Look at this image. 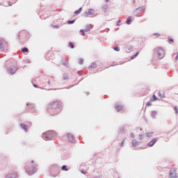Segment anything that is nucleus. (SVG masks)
<instances>
[{"mask_svg":"<svg viewBox=\"0 0 178 178\" xmlns=\"http://www.w3.org/2000/svg\"><path fill=\"white\" fill-rule=\"evenodd\" d=\"M151 99H154L153 97Z\"/></svg>","mask_w":178,"mask_h":178,"instance_id":"c03bdc74","label":"nucleus"},{"mask_svg":"<svg viewBox=\"0 0 178 178\" xmlns=\"http://www.w3.org/2000/svg\"><path fill=\"white\" fill-rule=\"evenodd\" d=\"M81 33H82V35H86V33H84V30H83V29H81Z\"/></svg>","mask_w":178,"mask_h":178,"instance_id":"cd10ccee","label":"nucleus"},{"mask_svg":"<svg viewBox=\"0 0 178 178\" xmlns=\"http://www.w3.org/2000/svg\"><path fill=\"white\" fill-rule=\"evenodd\" d=\"M61 170H63L64 172H67L69 170V169H67V165H63L62 168H61Z\"/></svg>","mask_w":178,"mask_h":178,"instance_id":"f8f14e48","label":"nucleus"},{"mask_svg":"<svg viewBox=\"0 0 178 178\" xmlns=\"http://www.w3.org/2000/svg\"><path fill=\"white\" fill-rule=\"evenodd\" d=\"M174 111L176 112V113H178V108L177 106L174 107Z\"/></svg>","mask_w":178,"mask_h":178,"instance_id":"a878e982","label":"nucleus"},{"mask_svg":"<svg viewBox=\"0 0 178 178\" xmlns=\"http://www.w3.org/2000/svg\"><path fill=\"white\" fill-rule=\"evenodd\" d=\"M84 16L86 17H87V16H88V15H90L88 13H84Z\"/></svg>","mask_w":178,"mask_h":178,"instance_id":"7c9ffc66","label":"nucleus"},{"mask_svg":"<svg viewBox=\"0 0 178 178\" xmlns=\"http://www.w3.org/2000/svg\"><path fill=\"white\" fill-rule=\"evenodd\" d=\"M90 26H86L85 28V31H90Z\"/></svg>","mask_w":178,"mask_h":178,"instance_id":"5701e85b","label":"nucleus"},{"mask_svg":"<svg viewBox=\"0 0 178 178\" xmlns=\"http://www.w3.org/2000/svg\"><path fill=\"white\" fill-rule=\"evenodd\" d=\"M81 173H83V175H86L87 172H84V171H81Z\"/></svg>","mask_w":178,"mask_h":178,"instance_id":"58836bf2","label":"nucleus"},{"mask_svg":"<svg viewBox=\"0 0 178 178\" xmlns=\"http://www.w3.org/2000/svg\"><path fill=\"white\" fill-rule=\"evenodd\" d=\"M69 46L70 47V48H72L73 49V48H74V45H73V43L70 42Z\"/></svg>","mask_w":178,"mask_h":178,"instance_id":"b1692460","label":"nucleus"},{"mask_svg":"<svg viewBox=\"0 0 178 178\" xmlns=\"http://www.w3.org/2000/svg\"><path fill=\"white\" fill-rule=\"evenodd\" d=\"M132 145H133V147H137V145H138V142L136 141V140H134L132 141Z\"/></svg>","mask_w":178,"mask_h":178,"instance_id":"2eb2a0df","label":"nucleus"},{"mask_svg":"<svg viewBox=\"0 0 178 178\" xmlns=\"http://www.w3.org/2000/svg\"><path fill=\"white\" fill-rule=\"evenodd\" d=\"M25 34L27 35V33H25Z\"/></svg>","mask_w":178,"mask_h":178,"instance_id":"37998d69","label":"nucleus"},{"mask_svg":"<svg viewBox=\"0 0 178 178\" xmlns=\"http://www.w3.org/2000/svg\"><path fill=\"white\" fill-rule=\"evenodd\" d=\"M139 138H140V140H142L143 139V135H140Z\"/></svg>","mask_w":178,"mask_h":178,"instance_id":"c9c22d12","label":"nucleus"},{"mask_svg":"<svg viewBox=\"0 0 178 178\" xmlns=\"http://www.w3.org/2000/svg\"><path fill=\"white\" fill-rule=\"evenodd\" d=\"M27 173H29V175H34V168L32 169V170H30V168H28L26 170Z\"/></svg>","mask_w":178,"mask_h":178,"instance_id":"0eeeda50","label":"nucleus"},{"mask_svg":"<svg viewBox=\"0 0 178 178\" xmlns=\"http://www.w3.org/2000/svg\"><path fill=\"white\" fill-rule=\"evenodd\" d=\"M147 106H151V105H152V104L151 103V102H149L147 103H146Z\"/></svg>","mask_w":178,"mask_h":178,"instance_id":"bb28decb","label":"nucleus"},{"mask_svg":"<svg viewBox=\"0 0 178 178\" xmlns=\"http://www.w3.org/2000/svg\"><path fill=\"white\" fill-rule=\"evenodd\" d=\"M157 113H158L156 111H152L151 113L152 118H155V116H156Z\"/></svg>","mask_w":178,"mask_h":178,"instance_id":"6ab92c4d","label":"nucleus"},{"mask_svg":"<svg viewBox=\"0 0 178 178\" xmlns=\"http://www.w3.org/2000/svg\"><path fill=\"white\" fill-rule=\"evenodd\" d=\"M139 54H140L139 51L136 52V53L135 54V55H134V56H132L131 57V59H132V60H133V59H136V58H137V56H138Z\"/></svg>","mask_w":178,"mask_h":178,"instance_id":"ddd939ff","label":"nucleus"},{"mask_svg":"<svg viewBox=\"0 0 178 178\" xmlns=\"http://www.w3.org/2000/svg\"><path fill=\"white\" fill-rule=\"evenodd\" d=\"M152 98H153L154 99H150V102H154V101H158V97H156V95H153Z\"/></svg>","mask_w":178,"mask_h":178,"instance_id":"dca6fc26","label":"nucleus"},{"mask_svg":"<svg viewBox=\"0 0 178 178\" xmlns=\"http://www.w3.org/2000/svg\"><path fill=\"white\" fill-rule=\"evenodd\" d=\"M73 23H74V20L68 22L69 24H73Z\"/></svg>","mask_w":178,"mask_h":178,"instance_id":"c85d7f7f","label":"nucleus"},{"mask_svg":"<svg viewBox=\"0 0 178 178\" xmlns=\"http://www.w3.org/2000/svg\"><path fill=\"white\" fill-rule=\"evenodd\" d=\"M154 35H156V37H159L161 35H159V33H155Z\"/></svg>","mask_w":178,"mask_h":178,"instance_id":"e433bc0d","label":"nucleus"},{"mask_svg":"<svg viewBox=\"0 0 178 178\" xmlns=\"http://www.w3.org/2000/svg\"><path fill=\"white\" fill-rule=\"evenodd\" d=\"M23 35V33H20V35H19V37H22Z\"/></svg>","mask_w":178,"mask_h":178,"instance_id":"4c0bfd02","label":"nucleus"},{"mask_svg":"<svg viewBox=\"0 0 178 178\" xmlns=\"http://www.w3.org/2000/svg\"><path fill=\"white\" fill-rule=\"evenodd\" d=\"M146 137H154V132H148L145 134Z\"/></svg>","mask_w":178,"mask_h":178,"instance_id":"6e6552de","label":"nucleus"},{"mask_svg":"<svg viewBox=\"0 0 178 178\" xmlns=\"http://www.w3.org/2000/svg\"><path fill=\"white\" fill-rule=\"evenodd\" d=\"M114 51H120V48H119V47L116 46L113 48Z\"/></svg>","mask_w":178,"mask_h":178,"instance_id":"4be33fe9","label":"nucleus"},{"mask_svg":"<svg viewBox=\"0 0 178 178\" xmlns=\"http://www.w3.org/2000/svg\"><path fill=\"white\" fill-rule=\"evenodd\" d=\"M67 137H68V139H69L70 141H72V140L74 139L73 135H72L70 134H67Z\"/></svg>","mask_w":178,"mask_h":178,"instance_id":"4468645a","label":"nucleus"},{"mask_svg":"<svg viewBox=\"0 0 178 178\" xmlns=\"http://www.w3.org/2000/svg\"><path fill=\"white\" fill-rule=\"evenodd\" d=\"M95 13V10H94V9H89L88 10V14L90 15H92Z\"/></svg>","mask_w":178,"mask_h":178,"instance_id":"9b49d317","label":"nucleus"},{"mask_svg":"<svg viewBox=\"0 0 178 178\" xmlns=\"http://www.w3.org/2000/svg\"><path fill=\"white\" fill-rule=\"evenodd\" d=\"M21 127H22V129L25 130V131H27V127H26V124H21Z\"/></svg>","mask_w":178,"mask_h":178,"instance_id":"aec40b11","label":"nucleus"},{"mask_svg":"<svg viewBox=\"0 0 178 178\" xmlns=\"http://www.w3.org/2000/svg\"><path fill=\"white\" fill-rule=\"evenodd\" d=\"M156 51H157V55L159 58L160 59H162V58L165 56V51H163L162 48H159V47L156 49Z\"/></svg>","mask_w":178,"mask_h":178,"instance_id":"f03ea898","label":"nucleus"},{"mask_svg":"<svg viewBox=\"0 0 178 178\" xmlns=\"http://www.w3.org/2000/svg\"><path fill=\"white\" fill-rule=\"evenodd\" d=\"M168 41H170V42H175V40L172 38H168Z\"/></svg>","mask_w":178,"mask_h":178,"instance_id":"393cba45","label":"nucleus"},{"mask_svg":"<svg viewBox=\"0 0 178 178\" xmlns=\"http://www.w3.org/2000/svg\"><path fill=\"white\" fill-rule=\"evenodd\" d=\"M115 109L118 111V112H120V111L123 109V106L118 105L115 106Z\"/></svg>","mask_w":178,"mask_h":178,"instance_id":"1a4fd4ad","label":"nucleus"},{"mask_svg":"<svg viewBox=\"0 0 178 178\" xmlns=\"http://www.w3.org/2000/svg\"><path fill=\"white\" fill-rule=\"evenodd\" d=\"M178 60V53H177V56L175 57V60Z\"/></svg>","mask_w":178,"mask_h":178,"instance_id":"f704fd0d","label":"nucleus"},{"mask_svg":"<svg viewBox=\"0 0 178 178\" xmlns=\"http://www.w3.org/2000/svg\"><path fill=\"white\" fill-rule=\"evenodd\" d=\"M31 163H34V161H31Z\"/></svg>","mask_w":178,"mask_h":178,"instance_id":"ea45409f","label":"nucleus"},{"mask_svg":"<svg viewBox=\"0 0 178 178\" xmlns=\"http://www.w3.org/2000/svg\"><path fill=\"white\" fill-rule=\"evenodd\" d=\"M22 52H23L24 54L26 52H29V49L27 47L22 48Z\"/></svg>","mask_w":178,"mask_h":178,"instance_id":"a211bd4d","label":"nucleus"},{"mask_svg":"<svg viewBox=\"0 0 178 178\" xmlns=\"http://www.w3.org/2000/svg\"><path fill=\"white\" fill-rule=\"evenodd\" d=\"M83 62H84V60H83V58H80V59L79 60V65H83Z\"/></svg>","mask_w":178,"mask_h":178,"instance_id":"412c9836","label":"nucleus"},{"mask_svg":"<svg viewBox=\"0 0 178 178\" xmlns=\"http://www.w3.org/2000/svg\"><path fill=\"white\" fill-rule=\"evenodd\" d=\"M81 10H83V7H81L79 10L74 12L75 15H80L81 13Z\"/></svg>","mask_w":178,"mask_h":178,"instance_id":"9d476101","label":"nucleus"},{"mask_svg":"<svg viewBox=\"0 0 178 178\" xmlns=\"http://www.w3.org/2000/svg\"><path fill=\"white\" fill-rule=\"evenodd\" d=\"M0 48H1V51H3V49H4L3 46L0 45Z\"/></svg>","mask_w":178,"mask_h":178,"instance_id":"2f4dec72","label":"nucleus"},{"mask_svg":"<svg viewBox=\"0 0 178 178\" xmlns=\"http://www.w3.org/2000/svg\"><path fill=\"white\" fill-rule=\"evenodd\" d=\"M156 94L160 97V98H165V92H161L159 90L156 91Z\"/></svg>","mask_w":178,"mask_h":178,"instance_id":"20e7f679","label":"nucleus"},{"mask_svg":"<svg viewBox=\"0 0 178 178\" xmlns=\"http://www.w3.org/2000/svg\"><path fill=\"white\" fill-rule=\"evenodd\" d=\"M130 138H134V134H130Z\"/></svg>","mask_w":178,"mask_h":178,"instance_id":"c756f323","label":"nucleus"},{"mask_svg":"<svg viewBox=\"0 0 178 178\" xmlns=\"http://www.w3.org/2000/svg\"><path fill=\"white\" fill-rule=\"evenodd\" d=\"M33 87H35V88H38V86L36 84H33Z\"/></svg>","mask_w":178,"mask_h":178,"instance_id":"473e14b6","label":"nucleus"},{"mask_svg":"<svg viewBox=\"0 0 178 178\" xmlns=\"http://www.w3.org/2000/svg\"><path fill=\"white\" fill-rule=\"evenodd\" d=\"M43 138H44V140H51V136L49 134V132H47L44 134H43Z\"/></svg>","mask_w":178,"mask_h":178,"instance_id":"423d86ee","label":"nucleus"},{"mask_svg":"<svg viewBox=\"0 0 178 178\" xmlns=\"http://www.w3.org/2000/svg\"><path fill=\"white\" fill-rule=\"evenodd\" d=\"M124 145V140H123L121 143V147H123V145Z\"/></svg>","mask_w":178,"mask_h":178,"instance_id":"72a5a7b5","label":"nucleus"},{"mask_svg":"<svg viewBox=\"0 0 178 178\" xmlns=\"http://www.w3.org/2000/svg\"><path fill=\"white\" fill-rule=\"evenodd\" d=\"M175 178H178V175L175 176Z\"/></svg>","mask_w":178,"mask_h":178,"instance_id":"a19ab883","label":"nucleus"},{"mask_svg":"<svg viewBox=\"0 0 178 178\" xmlns=\"http://www.w3.org/2000/svg\"><path fill=\"white\" fill-rule=\"evenodd\" d=\"M158 141V139L153 138L150 142L148 143L149 147H152Z\"/></svg>","mask_w":178,"mask_h":178,"instance_id":"39448f33","label":"nucleus"},{"mask_svg":"<svg viewBox=\"0 0 178 178\" xmlns=\"http://www.w3.org/2000/svg\"><path fill=\"white\" fill-rule=\"evenodd\" d=\"M127 24H130L131 23V17H128L127 20L126 21Z\"/></svg>","mask_w":178,"mask_h":178,"instance_id":"f3484780","label":"nucleus"},{"mask_svg":"<svg viewBox=\"0 0 178 178\" xmlns=\"http://www.w3.org/2000/svg\"><path fill=\"white\" fill-rule=\"evenodd\" d=\"M59 102H51L47 107V111L51 115V116H55L59 113Z\"/></svg>","mask_w":178,"mask_h":178,"instance_id":"f257e3e1","label":"nucleus"},{"mask_svg":"<svg viewBox=\"0 0 178 178\" xmlns=\"http://www.w3.org/2000/svg\"><path fill=\"white\" fill-rule=\"evenodd\" d=\"M177 175L176 174V170L175 169H172L170 172V175H169L170 177V178H175Z\"/></svg>","mask_w":178,"mask_h":178,"instance_id":"7ed1b4c3","label":"nucleus"},{"mask_svg":"<svg viewBox=\"0 0 178 178\" xmlns=\"http://www.w3.org/2000/svg\"><path fill=\"white\" fill-rule=\"evenodd\" d=\"M120 22H121L120 20H118V23H120Z\"/></svg>","mask_w":178,"mask_h":178,"instance_id":"79ce46f5","label":"nucleus"}]
</instances>
